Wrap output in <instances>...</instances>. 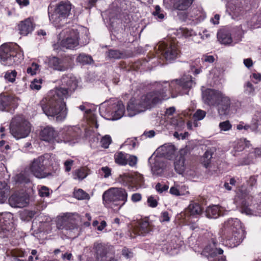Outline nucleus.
I'll return each mask as SVG.
<instances>
[{
  "label": "nucleus",
  "instance_id": "nucleus-1",
  "mask_svg": "<svg viewBox=\"0 0 261 261\" xmlns=\"http://www.w3.org/2000/svg\"><path fill=\"white\" fill-rule=\"evenodd\" d=\"M61 83V87L50 90L39 104L46 115L56 117L57 121L63 120L67 116L64 98L68 97L77 87L76 77L71 75H63Z\"/></svg>",
  "mask_w": 261,
  "mask_h": 261
},
{
  "label": "nucleus",
  "instance_id": "nucleus-2",
  "mask_svg": "<svg viewBox=\"0 0 261 261\" xmlns=\"http://www.w3.org/2000/svg\"><path fill=\"white\" fill-rule=\"evenodd\" d=\"M167 98L166 91L164 90L148 92L142 95L136 104L132 101L128 102L127 108L128 115L132 117L154 107L156 105L161 103L163 99Z\"/></svg>",
  "mask_w": 261,
  "mask_h": 261
},
{
  "label": "nucleus",
  "instance_id": "nucleus-3",
  "mask_svg": "<svg viewBox=\"0 0 261 261\" xmlns=\"http://www.w3.org/2000/svg\"><path fill=\"white\" fill-rule=\"evenodd\" d=\"M203 102L210 106L216 107L220 116L229 114L231 107V99L221 91L206 89L202 93Z\"/></svg>",
  "mask_w": 261,
  "mask_h": 261
},
{
  "label": "nucleus",
  "instance_id": "nucleus-4",
  "mask_svg": "<svg viewBox=\"0 0 261 261\" xmlns=\"http://www.w3.org/2000/svg\"><path fill=\"white\" fill-rule=\"evenodd\" d=\"M23 59V55L16 44L5 43L0 46V62L4 66L18 65Z\"/></svg>",
  "mask_w": 261,
  "mask_h": 261
},
{
  "label": "nucleus",
  "instance_id": "nucleus-5",
  "mask_svg": "<svg viewBox=\"0 0 261 261\" xmlns=\"http://www.w3.org/2000/svg\"><path fill=\"white\" fill-rule=\"evenodd\" d=\"M229 227L228 234L226 237L227 245L230 247L238 246L244 238V230L242 227L240 221L237 219H230L225 223Z\"/></svg>",
  "mask_w": 261,
  "mask_h": 261
},
{
  "label": "nucleus",
  "instance_id": "nucleus-6",
  "mask_svg": "<svg viewBox=\"0 0 261 261\" xmlns=\"http://www.w3.org/2000/svg\"><path fill=\"white\" fill-rule=\"evenodd\" d=\"M62 37L63 38L60 42L54 45L55 49H72L79 44V32L76 30L67 29L63 30L60 34V39Z\"/></svg>",
  "mask_w": 261,
  "mask_h": 261
},
{
  "label": "nucleus",
  "instance_id": "nucleus-7",
  "mask_svg": "<svg viewBox=\"0 0 261 261\" xmlns=\"http://www.w3.org/2000/svg\"><path fill=\"white\" fill-rule=\"evenodd\" d=\"M31 129V124L21 116L13 118L10 126L11 134L17 139L27 137Z\"/></svg>",
  "mask_w": 261,
  "mask_h": 261
},
{
  "label": "nucleus",
  "instance_id": "nucleus-8",
  "mask_svg": "<svg viewBox=\"0 0 261 261\" xmlns=\"http://www.w3.org/2000/svg\"><path fill=\"white\" fill-rule=\"evenodd\" d=\"M127 193L122 188H111L106 191L102 195L103 202L107 203H112L115 205L121 207L126 202Z\"/></svg>",
  "mask_w": 261,
  "mask_h": 261
},
{
  "label": "nucleus",
  "instance_id": "nucleus-9",
  "mask_svg": "<svg viewBox=\"0 0 261 261\" xmlns=\"http://www.w3.org/2000/svg\"><path fill=\"white\" fill-rule=\"evenodd\" d=\"M158 47L163 57L167 61L171 62L178 56V50L175 44L161 42L158 45Z\"/></svg>",
  "mask_w": 261,
  "mask_h": 261
},
{
  "label": "nucleus",
  "instance_id": "nucleus-10",
  "mask_svg": "<svg viewBox=\"0 0 261 261\" xmlns=\"http://www.w3.org/2000/svg\"><path fill=\"white\" fill-rule=\"evenodd\" d=\"M252 196L249 195L246 192L240 191L235 198V202L237 206H240L242 213L247 215H252V210L248 207L249 201H251Z\"/></svg>",
  "mask_w": 261,
  "mask_h": 261
},
{
  "label": "nucleus",
  "instance_id": "nucleus-11",
  "mask_svg": "<svg viewBox=\"0 0 261 261\" xmlns=\"http://www.w3.org/2000/svg\"><path fill=\"white\" fill-rule=\"evenodd\" d=\"M40 137L42 140L52 144L66 142L60 139L58 132L54 127L49 126H47L41 129L40 132Z\"/></svg>",
  "mask_w": 261,
  "mask_h": 261
},
{
  "label": "nucleus",
  "instance_id": "nucleus-12",
  "mask_svg": "<svg viewBox=\"0 0 261 261\" xmlns=\"http://www.w3.org/2000/svg\"><path fill=\"white\" fill-rule=\"evenodd\" d=\"M71 9V5L69 3L61 2L55 9L54 13L49 15L50 20L56 22H59L62 19L69 16Z\"/></svg>",
  "mask_w": 261,
  "mask_h": 261
},
{
  "label": "nucleus",
  "instance_id": "nucleus-13",
  "mask_svg": "<svg viewBox=\"0 0 261 261\" xmlns=\"http://www.w3.org/2000/svg\"><path fill=\"white\" fill-rule=\"evenodd\" d=\"M9 203L12 207H25L29 203V195L25 193H15L9 197Z\"/></svg>",
  "mask_w": 261,
  "mask_h": 261
},
{
  "label": "nucleus",
  "instance_id": "nucleus-14",
  "mask_svg": "<svg viewBox=\"0 0 261 261\" xmlns=\"http://www.w3.org/2000/svg\"><path fill=\"white\" fill-rule=\"evenodd\" d=\"M49 65L55 70L64 71L71 67V59L66 57L59 59L53 57L49 59Z\"/></svg>",
  "mask_w": 261,
  "mask_h": 261
},
{
  "label": "nucleus",
  "instance_id": "nucleus-15",
  "mask_svg": "<svg viewBox=\"0 0 261 261\" xmlns=\"http://www.w3.org/2000/svg\"><path fill=\"white\" fill-rule=\"evenodd\" d=\"M19 99L12 95H9L2 93L0 94V110L2 111L7 110V108L12 106L15 108L18 105V101Z\"/></svg>",
  "mask_w": 261,
  "mask_h": 261
},
{
  "label": "nucleus",
  "instance_id": "nucleus-16",
  "mask_svg": "<svg viewBox=\"0 0 261 261\" xmlns=\"http://www.w3.org/2000/svg\"><path fill=\"white\" fill-rule=\"evenodd\" d=\"M47 156V154L42 155L34 160V176L39 178L45 177L47 176L46 173L43 172V169L45 158Z\"/></svg>",
  "mask_w": 261,
  "mask_h": 261
},
{
  "label": "nucleus",
  "instance_id": "nucleus-17",
  "mask_svg": "<svg viewBox=\"0 0 261 261\" xmlns=\"http://www.w3.org/2000/svg\"><path fill=\"white\" fill-rule=\"evenodd\" d=\"M94 248L96 254L97 261H101L100 257H106V260H109L108 257L110 256L114 252L112 247H108L104 246L100 243H95Z\"/></svg>",
  "mask_w": 261,
  "mask_h": 261
},
{
  "label": "nucleus",
  "instance_id": "nucleus-18",
  "mask_svg": "<svg viewBox=\"0 0 261 261\" xmlns=\"http://www.w3.org/2000/svg\"><path fill=\"white\" fill-rule=\"evenodd\" d=\"M58 228L61 229H65L68 230L69 236H71L70 233L72 232L76 233L75 235L72 237L75 238L78 235V228L74 223L70 220L67 219L66 217H63L60 221H59L57 224Z\"/></svg>",
  "mask_w": 261,
  "mask_h": 261
},
{
  "label": "nucleus",
  "instance_id": "nucleus-19",
  "mask_svg": "<svg viewBox=\"0 0 261 261\" xmlns=\"http://www.w3.org/2000/svg\"><path fill=\"white\" fill-rule=\"evenodd\" d=\"M33 174V164H30L28 168H26L23 172L16 175L14 177V181L16 183L27 184L30 182V176Z\"/></svg>",
  "mask_w": 261,
  "mask_h": 261
},
{
  "label": "nucleus",
  "instance_id": "nucleus-20",
  "mask_svg": "<svg viewBox=\"0 0 261 261\" xmlns=\"http://www.w3.org/2000/svg\"><path fill=\"white\" fill-rule=\"evenodd\" d=\"M195 83L192 80V77L190 75H187L182 77L181 79L172 81L171 82L170 86L172 87V85L176 84L181 87L185 89H190Z\"/></svg>",
  "mask_w": 261,
  "mask_h": 261
},
{
  "label": "nucleus",
  "instance_id": "nucleus-21",
  "mask_svg": "<svg viewBox=\"0 0 261 261\" xmlns=\"http://www.w3.org/2000/svg\"><path fill=\"white\" fill-rule=\"evenodd\" d=\"M18 30L21 35H27L31 33L33 28V22L31 17L21 21L17 25Z\"/></svg>",
  "mask_w": 261,
  "mask_h": 261
},
{
  "label": "nucleus",
  "instance_id": "nucleus-22",
  "mask_svg": "<svg viewBox=\"0 0 261 261\" xmlns=\"http://www.w3.org/2000/svg\"><path fill=\"white\" fill-rule=\"evenodd\" d=\"M161 150L163 155L169 160L174 157L176 152L175 147L170 144H166L161 146Z\"/></svg>",
  "mask_w": 261,
  "mask_h": 261
},
{
  "label": "nucleus",
  "instance_id": "nucleus-23",
  "mask_svg": "<svg viewBox=\"0 0 261 261\" xmlns=\"http://www.w3.org/2000/svg\"><path fill=\"white\" fill-rule=\"evenodd\" d=\"M217 38L219 41L223 44L228 45L232 42L231 35L228 31L222 29L217 33Z\"/></svg>",
  "mask_w": 261,
  "mask_h": 261
},
{
  "label": "nucleus",
  "instance_id": "nucleus-24",
  "mask_svg": "<svg viewBox=\"0 0 261 261\" xmlns=\"http://www.w3.org/2000/svg\"><path fill=\"white\" fill-rule=\"evenodd\" d=\"M165 167V164L160 158H156L155 162L151 167V171L153 175L161 176Z\"/></svg>",
  "mask_w": 261,
  "mask_h": 261
},
{
  "label": "nucleus",
  "instance_id": "nucleus-25",
  "mask_svg": "<svg viewBox=\"0 0 261 261\" xmlns=\"http://www.w3.org/2000/svg\"><path fill=\"white\" fill-rule=\"evenodd\" d=\"M152 226L148 221H144L140 223L139 226L135 228V231L139 235L145 236L152 231Z\"/></svg>",
  "mask_w": 261,
  "mask_h": 261
},
{
  "label": "nucleus",
  "instance_id": "nucleus-26",
  "mask_svg": "<svg viewBox=\"0 0 261 261\" xmlns=\"http://www.w3.org/2000/svg\"><path fill=\"white\" fill-rule=\"evenodd\" d=\"M89 169L87 167H82L75 170L72 172V175L74 179L82 180L89 174Z\"/></svg>",
  "mask_w": 261,
  "mask_h": 261
},
{
  "label": "nucleus",
  "instance_id": "nucleus-27",
  "mask_svg": "<svg viewBox=\"0 0 261 261\" xmlns=\"http://www.w3.org/2000/svg\"><path fill=\"white\" fill-rule=\"evenodd\" d=\"M12 224L5 219L3 216H0V234L3 233L4 237L8 234Z\"/></svg>",
  "mask_w": 261,
  "mask_h": 261
},
{
  "label": "nucleus",
  "instance_id": "nucleus-28",
  "mask_svg": "<svg viewBox=\"0 0 261 261\" xmlns=\"http://www.w3.org/2000/svg\"><path fill=\"white\" fill-rule=\"evenodd\" d=\"M124 106L121 101H118L115 106L113 111V119L117 120L121 118L124 114Z\"/></svg>",
  "mask_w": 261,
  "mask_h": 261
},
{
  "label": "nucleus",
  "instance_id": "nucleus-29",
  "mask_svg": "<svg viewBox=\"0 0 261 261\" xmlns=\"http://www.w3.org/2000/svg\"><path fill=\"white\" fill-rule=\"evenodd\" d=\"M186 212L190 215H199L202 213V208L199 203L191 201Z\"/></svg>",
  "mask_w": 261,
  "mask_h": 261
},
{
  "label": "nucleus",
  "instance_id": "nucleus-30",
  "mask_svg": "<svg viewBox=\"0 0 261 261\" xmlns=\"http://www.w3.org/2000/svg\"><path fill=\"white\" fill-rule=\"evenodd\" d=\"M223 253V250L220 248L206 247L202 251V254L208 258H213L216 256L217 254H222Z\"/></svg>",
  "mask_w": 261,
  "mask_h": 261
},
{
  "label": "nucleus",
  "instance_id": "nucleus-31",
  "mask_svg": "<svg viewBox=\"0 0 261 261\" xmlns=\"http://www.w3.org/2000/svg\"><path fill=\"white\" fill-rule=\"evenodd\" d=\"M221 215V210L218 205L208 207L205 211V215L208 218H217Z\"/></svg>",
  "mask_w": 261,
  "mask_h": 261
},
{
  "label": "nucleus",
  "instance_id": "nucleus-32",
  "mask_svg": "<svg viewBox=\"0 0 261 261\" xmlns=\"http://www.w3.org/2000/svg\"><path fill=\"white\" fill-rule=\"evenodd\" d=\"M185 161L184 156L180 155L174 162V169L178 174H182L185 170Z\"/></svg>",
  "mask_w": 261,
  "mask_h": 261
},
{
  "label": "nucleus",
  "instance_id": "nucleus-33",
  "mask_svg": "<svg viewBox=\"0 0 261 261\" xmlns=\"http://www.w3.org/2000/svg\"><path fill=\"white\" fill-rule=\"evenodd\" d=\"M11 255L12 256V261H32V256L30 255L29 259H19V257H24L25 253L22 250L19 249H14L10 251Z\"/></svg>",
  "mask_w": 261,
  "mask_h": 261
},
{
  "label": "nucleus",
  "instance_id": "nucleus-34",
  "mask_svg": "<svg viewBox=\"0 0 261 261\" xmlns=\"http://www.w3.org/2000/svg\"><path fill=\"white\" fill-rule=\"evenodd\" d=\"M190 0H176L174 3V9L183 11L186 10L191 5Z\"/></svg>",
  "mask_w": 261,
  "mask_h": 261
},
{
  "label": "nucleus",
  "instance_id": "nucleus-35",
  "mask_svg": "<svg viewBox=\"0 0 261 261\" xmlns=\"http://www.w3.org/2000/svg\"><path fill=\"white\" fill-rule=\"evenodd\" d=\"M74 197L78 200H89V195L82 189H79L73 193Z\"/></svg>",
  "mask_w": 261,
  "mask_h": 261
},
{
  "label": "nucleus",
  "instance_id": "nucleus-36",
  "mask_svg": "<svg viewBox=\"0 0 261 261\" xmlns=\"http://www.w3.org/2000/svg\"><path fill=\"white\" fill-rule=\"evenodd\" d=\"M213 153L211 150H207L203 155L202 163L205 168H207L210 164Z\"/></svg>",
  "mask_w": 261,
  "mask_h": 261
},
{
  "label": "nucleus",
  "instance_id": "nucleus-37",
  "mask_svg": "<svg viewBox=\"0 0 261 261\" xmlns=\"http://www.w3.org/2000/svg\"><path fill=\"white\" fill-rule=\"evenodd\" d=\"M115 160L116 163L125 165L127 164V158L125 154L122 152H119L115 155Z\"/></svg>",
  "mask_w": 261,
  "mask_h": 261
},
{
  "label": "nucleus",
  "instance_id": "nucleus-38",
  "mask_svg": "<svg viewBox=\"0 0 261 261\" xmlns=\"http://www.w3.org/2000/svg\"><path fill=\"white\" fill-rule=\"evenodd\" d=\"M78 62L83 64H90L93 60L90 56L86 55L84 54H80L76 58Z\"/></svg>",
  "mask_w": 261,
  "mask_h": 261
},
{
  "label": "nucleus",
  "instance_id": "nucleus-39",
  "mask_svg": "<svg viewBox=\"0 0 261 261\" xmlns=\"http://www.w3.org/2000/svg\"><path fill=\"white\" fill-rule=\"evenodd\" d=\"M17 74V72L16 70H9L5 73L4 77L7 82L14 83L15 81Z\"/></svg>",
  "mask_w": 261,
  "mask_h": 261
},
{
  "label": "nucleus",
  "instance_id": "nucleus-40",
  "mask_svg": "<svg viewBox=\"0 0 261 261\" xmlns=\"http://www.w3.org/2000/svg\"><path fill=\"white\" fill-rule=\"evenodd\" d=\"M107 55L110 58L119 59L121 58L123 54L119 50L111 49L107 53Z\"/></svg>",
  "mask_w": 261,
  "mask_h": 261
},
{
  "label": "nucleus",
  "instance_id": "nucleus-41",
  "mask_svg": "<svg viewBox=\"0 0 261 261\" xmlns=\"http://www.w3.org/2000/svg\"><path fill=\"white\" fill-rule=\"evenodd\" d=\"M6 186L5 182H0V203L4 202L7 198L5 191L3 190Z\"/></svg>",
  "mask_w": 261,
  "mask_h": 261
},
{
  "label": "nucleus",
  "instance_id": "nucleus-42",
  "mask_svg": "<svg viewBox=\"0 0 261 261\" xmlns=\"http://www.w3.org/2000/svg\"><path fill=\"white\" fill-rule=\"evenodd\" d=\"M32 217H33V212L32 211L24 210L21 214V219H22L24 221H29L31 220Z\"/></svg>",
  "mask_w": 261,
  "mask_h": 261
},
{
  "label": "nucleus",
  "instance_id": "nucleus-43",
  "mask_svg": "<svg viewBox=\"0 0 261 261\" xmlns=\"http://www.w3.org/2000/svg\"><path fill=\"white\" fill-rule=\"evenodd\" d=\"M100 142L102 146L105 148H107L112 142L111 138L109 135H106L102 138Z\"/></svg>",
  "mask_w": 261,
  "mask_h": 261
},
{
  "label": "nucleus",
  "instance_id": "nucleus-44",
  "mask_svg": "<svg viewBox=\"0 0 261 261\" xmlns=\"http://www.w3.org/2000/svg\"><path fill=\"white\" fill-rule=\"evenodd\" d=\"M205 115L206 112L204 111L198 110L194 113L193 117H194L196 120H201L205 117Z\"/></svg>",
  "mask_w": 261,
  "mask_h": 261
},
{
  "label": "nucleus",
  "instance_id": "nucleus-45",
  "mask_svg": "<svg viewBox=\"0 0 261 261\" xmlns=\"http://www.w3.org/2000/svg\"><path fill=\"white\" fill-rule=\"evenodd\" d=\"M245 92L248 94H253L254 91V88L253 85L249 82L246 83L245 85Z\"/></svg>",
  "mask_w": 261,
  "mask_h": 261
},
{
  "label": "nucleus",
  "instance_id": "nucleus-46",
  "mask_svg": "<svg viewBox=\"0 0 261 261\" xmlns=\"http://www.w3.org/2000/svg\"><path fill=\"white\" fill-rule=\"evenodd\" d=\"M231 125L229 121L227 120L222 122L220 123L219 127L222 130L227 131L231 129Z\"/></svg>",
  "mask_w": 261,
  "mask_h": 261
},
{
  "label": "nucleus",
  "instance_id": "nucleus-47",
  "mask_svg": "<svg viewBox=\"0 0 261 261\" xmlns=\"http://www.w3.org/2000/svg\"><path fill=\"white\" fill-rule=\"evenodd\" d=\"M39 195L41 197H47L49 195V189L45 186H42L39 190Z\"/></svg>",
  "mask_w": 261,
  "mask_h": 261
},
{
  "label": "nucleus",
  "instance_id": "nucleus-48",
  "mask_svg": "<svg viewBox=\"0 0 261 261\" xmlns=\"http://www.w3.org/2000/svg\"><path fill=\"white\" fill-rule=\"evenodd\" d=\"M154 16H157L158 18L162 19L164 18V14L161 13V8L159 6L156 5L155 7V11L152 13Z\"/></svg>",
  "mask_w": 261,
  "mask_h": 261
},
{
  "label": "nucleus",
  "instance_id": "nucleus-49",
  "mask_svg": "<svg viewBox=\"0 0 261 261\" xmlns=\"http://www.w3.org/2000/svg\"><path fill=\"white\" fill-rule=\"evenodd\" d=\"M133 179L135 182L138 184L143 182V177L142 175L138 173H135L134 175H133Z\"/></svg>",
  "mask_w": 261,
  "mask_h": 261
},
{
  "label": "nucleus",
  "instance_id": "nucleus-50",
  "mask_svg": "<svg viewBox=\"0 0 261 261\" xmlns=\"http://www.w3.org/2000/svg\"><path fill=\"white\" fill-rule=\"evenodd\" d=\"M168 186L167 185H162L160 183H158L155 186V189L160 193H162L164 191L167 190Z\"/></svg>",
  "mask_w": 261,
  "mask_h": 261
},
{
  "label": "nucleus",
  "instance_id": "nucleus-51",
  "mask_svg": "<svg viewBox=\"0 0 261 261\" xmlns=\"http://www.w3.org/2000/svg\"><path fill=\"white\" fill-rule=\"evenodd\" d=\"M130 166H134L136 165L137 162V158L134 155H129V158L127 159V162Z\"/></svg>",
  "mask_w": 261,
  "mask_h": 261
},
{
  "label": "nucleus",
  "instance_id": "nucleus-52",
  "mask_svg": "<svg viewBox=\"0 0 261 261\" xmlns=\"http://www.w3.org/2000/svg\"><path fill=\"white\" fill-rule=\"evenodd\" d=\"M147 202L149 206L155 207L158 205V202L152 196H150L148 198Z\"/></svg>",
  "mask_w": 261,
  "mask_h": 261
},
{
  "label": "nucleus",
  "instance_id": "nucleus-53",
  "mask_svg": "<svg viewBox=\"0 0 261 261\" xmlns=\"http://www.w3.org/2000/svg\"><path fill=\"white\" fill-rule=\"evenodd\" d=\"M32 76H30L29 75L26 74L23 76L22 80L24 82V86L27 87V82H30L31 84L30 85V87L31 89H33V80H31Z\"/></svg>",
  "mask_w": 261,
  "mask_h": 261
},
{
  "label": "nucleus",
  "instance_id": "nucleus-54",
  "mask_svg": "<svg viewBox=\"0 0 261 261\" xmlns=\"http://www.w3.org/2000/svg\"><path fill=\"white\" fill-rule=\"evenodd\" d=\"M122 255L127 258L133 256V253L127 248L124 247L122 251Z\"/></svg>",
  "mask_w": 261,
  "mask_h": 261
},
{
  "label": "nucleus",
  "instance_id": "nucleus-55",
  "mask_svg": "<svg viewBox=\"0 0 261 261\" xmlns=\"http://www.w3.org/2000/svg\"><path fill=\"white\" fill-rule=\"evenodd\" d=\"M73 164V161L71 160H67L64 163V166L65 167V171L69 172L71 170V166Z\"/></svg>",
  "mask_w": 261,
  "mask_h": 261
},
{
  "label": "nucleus",
  "instance_id": "nucleus-56",
  "mask_svg": "<svg viewBox=\"0 0 261 261\" xmlns=\"http://www.w3.org/2000/svg\"><path fill=\"white\" fill-rule=\"evenodd\" d=\"M42 83V80L40 79L39 80L34 79V89L39 90L41 89V84Z\"/></svg>",
  "mask_w": 261,
  "mask_h": 261
},
{
  "label": "nucleus",
  "instance_id": "nucleus-57",
  "mask_svg": "<svg viewBox=\"0 0 261 261\" xmlns=\"http://www.w3.org/2000/svg\"><path fill=\"white\" fill-rule=\"evenodd\" d=\"M16 2L21 8L27 6L30 4L29 0H16Z\"/></svg>",
  "mask_w": 261,
  "mask_h": 261
},
{
  "label": "nucleus",
  "instance_id": "nucleus-58",
  "mask_svg": "<svg viewBox=\"0 0 261 261\" xmlns=\"http://www.w3.org/2000/svg\"><path fill=\"white\" fill-rule=\"evenodd\" d=\"M101 170L105 173L104 177L105 178L108 177L111 175V169L108 167H103Z\"/></svg>",
  "mask_w": 261,
  "mask_h": 261
},
{
  "label": "nucleus",
  "instance_id": "nucleus-59",
  "mask_svg": "<svg viewBox=\"0 0 261 261\" xmlns=\"http://www.w3.org/2000/svg\"><path fill=\"white\" fill-rule=\"evenodd\" d=\"M170 220V218L169 217V214L167 212H164L162 213L161 215V221L163 222H168Z\"/></svg>",
  "mask_w": 261,
  "mask_h": 261
},
{
  "label": "nucleus",
  "instance_id": "nucleus-60",
  "mask_svg": "<svg viewBox=\"0 0 261 261\" xmlns=\"http://www.w3.org/2000/svg\"><path fill=\"white\" fill-rule=\"evenodd\" d=\"M131 198L133 201L138 202L141 199V195L139 193H135L132 195Z\"/></svg>",
  "mask_w": 261,
  "mask_h": 261
},
{
  "label": "nucleus",
  "instance_id": "nucleus-61",
  "mask_svg": "<svg viewBox=\"0 0 261 261\" xmlns=\"http://www.w3.org/2000/svg\"><path fill=\"white\" fill-rule=\"evenodd\" d=\"M99 258L101 259V261H117V259L115 257L114 255V251L110 255L109 257H108L109 260H106V257H100Z\"/></svg>",
  "mask_w": 261,
  "mask_h": 261
},
{
  "label": "nucleus",
  "instance_id": "nucleus-62",
  "mask_svg": "<svg viewBox=\"0 0 261 261\" xmlns=\"http://www.w3.org/2000/svg\"><path fill=\"white\" fill-rule=\"evenodd\" d=\"M175 111V109L174 107H170L169 108L166 110L165 115L168 116H172L174 113Z\"/></svg>",
  "mask_w": 261,
  "mask_h": 261
},
{
  "label": "nucleus",
  "instance_id": "nucleus-63",
  "mask_svg": "<svg viewBox=\"0 0 261 261\" xmlns=\"http://www.w3.org/2000/svg\"><path fill=\"white\" fill-rule=\"evenodd\" d=\"M170 192L171 194L176 196H178L180 195L179 190L177 189V188L174 187H172L170 188Z\"/></svg>",
  "mask_w": 261,
  "mask_h": 261
},
{
  "label": "nucleus",
  "instance_id": "nucleus-64",
  "mask_svg": "<svg viewBox=\"0 0 261 261\" xmlns=\"http://www.w3.org/2000/svg\"><path fill=\"white\" fill-rule=\"evenodd\" d=\"M256 179L254 176H251L248 180V184L251 187L253 186L256 184Z\"/></svg>",
  "mask_w": 261,
  "mask_h": 261
}]
</instances>
